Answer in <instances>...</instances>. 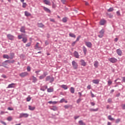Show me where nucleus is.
Instances as JSON below:
<instances>
[{
  "instance_id": "f257e3e1",
  "label": "nucleus",
  "mask_w": 125,
  "mask_h": 125,
  "mask_svg": "<svg viewBox=\"0 0 125 125\" xmlns=\"http://www.w3.org/2000/svg\"><path fill=\"white\" fill-rule=\"evenodd\" d=\"M19 76L21 78H25V77L29 76V73L27 72H21L19 74Z\"/></svg>"
},
{
  "instance_id": "f03ea898",
  "label": "nucleus",
  "mask_w": 125,
  "mask_h": 125,
  "mask_svg": "<svg viewBox=\"0 0 125 125\" xmlns=\"http://www.w3.org/2000/svg\"><path fill=\"white\" fill-rule=\"evenodd\" d=\"M104 33H105V30H104V29H102L99 32V35H98L99 38H103V36H104Z\"/></svg>"
},
{
  "instance_id": "7ed1b4c3",
  "label": "nucleus",
  "mask_w": 125,
  "mask_h": 125,
  "mask_svg": "<svg viewBox=\"0 0 125 125\" xmlns=\"http://www.w3.org/2000/svg\"><path fill=\"white\" fill-rule=\"evenodd\" d=\"M29 117V114L27 113H21L20 114V118H28Z\"/></svg>"
},
{
  "instance_id": "20e7f679",
  "label": "nucleus",
  "mask_w": 125,
  "mask_h": 125,
  "mask_svg": "<svg viewBox=\"0 0 125 125\" xmlns=\"http://www.w3.org/2000/svg\"><path fill=\"white\" fill-rule=\"evenodd\" d=\"M72 64L74 69H78V63L76 62L75 61H73Z\"/></svg>"
},
{
  "instance_id": "39448f33",
  "label": "nucleus",
  "mask_w": 125,
  "mask_h": 125,
  "mask_svg": "<svg viewBox=\"0 0 125 125\" xmlns=\"http://www.w3.org/2000/svg\"><path fill=\"white\" fill-rule=\"evenodd\" d=\"M108 61L110 62L111 63H116L118 61V60L115 58H111L108 59Z\"/></svg>"
},
{
  "instance_id": "423d86ee",
  "label": "nucleus",
  "mask_w": 125,
  "mask_h": 125,
  "mask_svg": "<svg viewBox=\"0 0 125 125\" xmlns=\"http://www.w3.org/2000/svg\"><path fill=\"white\" fill-rule=\"evenodd\" d=\"M7 38L8 39V40H10V41H13L14 40V36L9 34L7 35Z\"/></svg>"
},
{
  "instance_id": "0eeeda50",
  "label": "nucleus",
  "mask_w": 125,
  "mask_h": 125,
  "mask_svg": "<svg viewBox=\"0 0 125 125\" xmlns=\"http://www.w3.org/2000/svg\"><path fill=\"white\" fill-rule=\"evenodd\" d=\"M47 75L48 74L47 72H43V75L39 77V80H42V79H44V77H46Z\"/></svg>"
},
{
  "instance_id": "6e6552de",
  "label": "nucleus",
  "mask_w": 125,
  "mask_h": 125,
  "mask_svg": "<svg viewBox=\"0 0 125 125\" xmlns=\"http://www.w3.org/2000/svg\"><path fill=\"white\" fill-rule=\"evenodd\" d=\"M85 44L87 46V47H89L90 48L92 46V43H91L90 42H85Z\"/></svg>"
},
{
  "instance_id": "1a4fd4ad",
  "label": "nucleus",
  "mask_w": 125,
  "mask_h": 125,
  "mask_svg": "<svg viewBox=\"0 0 125 125\" xmlns=\"http://www.w3.org/2000/svg\"><path fill=\"white\" fill-rule=\"evenodd\" d=\"M43 2L45 4H46V5H51V3H50V1L49 0H44Z\"/></svg>"
},
{
  "instance_id": "9d476101",
  "label": "nucleus",
  "mask_w": 125,
  "mask_h": 125,
  "mask_svg": "<svg viewBox=\"0 0 125 125\" xmlns=\"http://www.w3.org/2000/svg\"><path fill=\"white\" fill-rule=\"evenodd\" d=\"M94 66L95 68H98V66H99V62L98 61H95L94 62Z\"/></svg>"
},
{
  "instance_id": "9b49d317",
  "label": "nucleus",
  "mask_w": 125,
  "mask_h": 125,
  "mask_svg": "<svg viewBox=\"0 0 125 125\" xmlns=\"http://www.w3.org/2000/svg\"><path fill=\"white\" fill-rule=\"evenodd\" d=\"M80 62L82 66H83V67H85V66H86V62H85L83 60H82Z\"/></svg>"
},
{
  "instance_id": "f8f14e48",
  "label": "nucleus",
  "mask_w": 125,
  "mask_h": 125,
  "mask_svg": "<svg viewBox=\"0 0 125 125\" xmlns=\"http://www.w3.org/2000/svg\"><path fill=\"white\" fill-rule=\"evenodd\" d=\"M14 85H15V83H12L11 84H9L8 85V86L7 87V88H11L12 87H15V86Z\"/></svg>"
},
{
  "instance_id": "ddd939ff",
  "label": "nucleus",
  "mask_w": 125,
  "mask_h": 125,
  "mask_svg": "<svg viewBox=\"0 0 125 125\" xmlns=\"http://www.w3.org/2000/svg\"><path fill=\"white\" fill-rule=\"evenodd\" d=\"M99 82H100V81L99 79L93 80L92 81L93 83H95L96 84H98V83H99Z\"/></svg>"
},
{
  "instance_id": "4468645a",
  "label": "nucleus",
  "mask_w": 125,
  "mask_h": 125,
  "mask_svg": "<svg viewBox=\"0 0 125 125\" xmlns=\"http://www.w3.org/2000/svg\"><path fill=\"white\" fill-rule=\"evenodd\" d=\"M28 109L30 111H34L36 109V107L32 106L31 105H28Z\"/></svg>"
},
{
  "instance_id": "2eb2a0df",
  "label": "nucleus",
  "mask_w": 125,
  "mask_h": 125,
  "mask_svg": "<svg viewBox=\"0 0 125 125\" xmlns=\"http://www.w3.org/2000/svg\"><path fill=\"white\" fill-rule=\"evenodd\" d=\"M74 55L76 58H79V53L78 52H77L76 51H74Z\"/></svg>"
},
{
  "instance_id": "dca6fc26",
  "label": "nucleus",
  "mask_w": 125,
  "mask_h": 125,
  "mask_svg": "<svg viewBox=\"0 0 125 125\" xmlns=\"http://www.w3.org/2000/svg\"><path fill=\"white\" fill-rule=\"evenodd\" d=\"M43 10L46 11V12H47L48 13H50L51 11L50 10H49V9L45 7H43Z\"/></svg>"
},
{
  "instance_id": "f3484780",
  "label": "nucleus",
  "mask_w": 125,
  "mask_h": 125,
  "mask_svg": "<svg viewBox=\"0 0 125 125\" xmlns=\"http://www.w3.org/2000/svg\"><path fill=\"white\" fill-rule=\"evenodd\" d=\"M116 52H117V54L118 55H119V56H122V50H121L120 49H117L116 50Z\"/></svg>"
},
{
  "instance_id": "a211bd4d",
  "label": "nucleus",
  "mask_w": 125,
  "mask_h": 125,
  "mask_svg": "<svg viewBox=\"0 0 125 125\" xmlns=\"http://www.w3.org/2000/svg\"><path fill=\"white\" fill-rule=\"evenodd\" d=\"M20 31L21 33H26L25 31V27L24 26H21L20 29Z\"/></svg>"
},
{
  "instance_id": "6ab92c4d",
  "label": "nucleus",
  "mask_w": 125,
  "mask_h": 125,
  "mask_svg": "<svg viewBox=\"0 0 125 125\" xmlns=\"http://www.w3.org/2000/svg\"><path fill=\"white\" fill-rule=\"evenodd\" d=\"M3 58H4V59H10L9 56L6 54L3 55Z\"/></svg>"
},
{
  "instance_id": "aec40b11",
  "label": "nucleus",
  "mask_w": 125,
  "mask_h": 125,
  "mask_svg": "<svg viewBox=\"0 0 125 125\" xmlns=\"http://www.w3.org/2000/svg\"><path fill=\"white\" fill-rule=\"evenodd\" d=\"M105 23H106V21L104 20H101L100 22V25H104L105 24Z\"/></svg>"
},
{
  "instance_id": "412c9836",
  "label": "nucleus",
  "mask_w": 125,
  "mask_h": 125,
  "mask_svg": "<svg viewBox=\"0 0 125 125\" xmlns=\"http://www.w3.org/2000/svg\"><path fill=\"white\" fill-rule=\"evenodd\" d=\"M61 87H62V88H63V89L66 90V89H68V86H67L66 85H61Z\"/></svg>"
},
{
  "instance_id": "4be33fe9",
  "label": "nucleus",
  "mask_w": 125,
  "mask_h": 125,
  "mask_svg": "<svg viewBox=\"0 0 125 125\" xmlns=\"http://www.w3.org/2000/svg\"><path fill=\"white\" fill-rule=\"evenodd\" d=\"M38 26L39 28H43L44 25H43V24H42V23H38Z\"/></svg>"
},
{
  "instance_id": "5701e85b",
  "label": "nucleus",
  "mask_w": 125,
  "mask_h": 125,
  "mask_svg": "<svg viewBox=\"0 0 125 125\" xmlns=\"http://www.w3.org/2000/svg\"><path fill=\"white\" fill-rule=\"evenodd\" d=\"M39 44H40V43L37 42V43L35 46V49H40V48H41V47L39 46Z\"/></svg>"
},
{
  "instance_id": "b1692460",
  "label": "nucleus",
  "mask_w": 125,
  "mask_h": 125,
  "mask_svg": "<svg viewBox=\"0 0 125 125\" xmlns=\"http://www.w3.org/2000/svg\"><path fill=\"white\" fill-rule=\"evenodd\" d=\"M33 83H37L38 79L35 76H32Z\"/></svg>"
},
{
  "instance_id": "393cba45",
  "label": "nucleus",
  "mask_w": 125,
  "mask_h": 125,
  "mask_svg": "<svg viewBox=\"0 0 125 125\" xmlns=\"http://www.w3.org/2000/svg\"><path fill=\"white\" fill-rule=\"evenodd\" d=\"M5 62H8L9 63L13 64V63H14L15 62V61L14 60L12 61L7 60V61H5Z\"/></svg>"
},
{
  "instance_id": "a878e982",
  "label": "nucleus",
  "mask_w": 125,
  "mask_h": 125,
  "mask_svg": "<svg viewBox=\"0 0 125 125\" xmlns=\"http://www.w3.org/2000/svg\"><path fill=\"white\" fill-rule=\"evenodd\" d=\"M27 41L28 40L27 39V38L25 37L22 38V42H23L24 43H26Z\"/></svg>"
},
{
  "instance_id": "bb28decb",
  "label": "nucleus",
  "mask_w": 125,
  "mask_h": 125,
  "mask_svg": "<svg viewBox=\"0 0 125 125\" xmlns=\"http://www.w3.org/2000/svg\"><path fill=\"white\" fill-rule=\"evenodd\" d=\"M24 14L25 16L28 17V16H31V13H29L27 11H25L24 12Z\"/></svg>"
},
{
  "instance_id": "cd10ccee",
  "label": "nucleus",
  "mask_w": 125,
  "mask_h": 125,
  "mask_svg": "<svg viewBox=\"0 0 125 125\" xmlns=\"http://www.w3.org/2000/svg\"><path fill=\"white\" fill-rule=\"evenodd\" d=\"M107 118L109 121H115V119L113 118L111 115H109Z\"/></svg>"
},
{
  "instance_id": "c85d7f7f",
  "label": "nucleus",
  "mask_w": 125,
  "mask_h": 125,
  "mask_svg": "<svg viewBox=\"0 0 125 125\" xmlns=\"http://www.w3.org/2000/svg\"><path fill=\"white\" fill-rule=\"evenodd\" d=\"M71 93H75V88L73 87H70Z\"/></svg>"
},
{
  "instance_id": "c756f323",
  "label": "nucleus",
  "mask_w": 125,
  "mask_h": 125,
  "mask_svg": "<svg viewBox=\"0 0 125 125\" xmlns=\"http://www.w3.org/2000/svg\"><path fill=\"white\" fill-rule=\"evenodd\" d=\"M9 58L10 59H13V58H14V53H11Z\"/></svg>"
},
{
  "instance_id": "7c9ffc66",
  "label": "nucleus",
  "mask_w": 125,
  "mask_h": 125,
  "mask_svg": "<svg viewBox=\"0 0 125 125\" xmlns=\"http://www.w3.org/2000/svg\"><path fill=\"white\" fill-rule=\"evenodd\" d=\"M68 20V18L64 17L63 18H62V22H63V23H66V22H67Z\"/></svg>"
},
{
  "instance_id": "2f4dec72",
  "label": "nucleus",
  "mask_w": 125,
  "mask_h": 125,
  "mask_svg": "<svg viewBox=\"0 0 125 125\" xmlns=\"http://www.w3.org/2000/svg\"><path fill=\"white\" fill-rule=\"evenodd\" d=\"M90 111L91 112H97V111H98V108H96V109L90 108Z\"/></svg>"
},
{
  "instance_id": "473e14b6",
  "label": "nucleus",
  "mask_w": 125,
  "mask_h": 125,
  "mask_svg": "<svg viewBox=\"0 0 125 125\" xmlns=\"http://www.w3.org/2000/svg\"><path fill=\"white\" fill-rule=\"evenodd\" d=\"M69 37H71V38H74V39H76V35H75V34L73 33H70Z\"/></svg>"
},
{
  "instance_id": "72a5a7b5",
  "label": "nucleus",
  "mask_w": 125,
  "mask_h": 125,
  "mask_svg": "<svg viewBox=\"0 0 125 125\" xmlns=\"http://www.w3.org/2000/svg\"><path fill=\"white\" fill-rule=\"evenodd\" d=\"M79 124L80 125H85V123H83L82 120L79 121Z\"/></svg>"
},
{
  "instance_id": "f704fd0d",
  "label": "nucleus",
  "mask_w": 125,
  "mask_h": 125,
  "mask_svg": "<svg viewBox=\"0 0 125 125\" xmlns=\"http://www.w3.org/2000/svg\"><path fill=\"white\" fill-rule=\"evenodd\" d=\"M51 110H53V111H57V107L54 106L51 108Z\"/></svg>"
},
{
  "instance_id": "c9c22d12",
  "label": "nucleus",
  "mask_w": 125,
  "mask_h": 125,
  "mask_svg": "<svg viewBox=\"0 0 125 125\" xmlns=\"http://www.w3.org/2000/svg\"><path fill=\"white\" fill-rule=\"evenodd\" d=\"M83 51L84 53V54H86V51H87V50L86 49V48L85 47H83Z\"/></svg>"
},
{
  "instance_id": "e433bc0d",
  "label": "nucleus",
  "mask_w": 125,
  "mask_h": 125,
  "mask_svg": "<svg viewBox=\"0 0 125 125\" xmlns=\"http://www.w3.org/2000/svg\"><path fill=\"white\" fill-rule=\"evenodd\" d=\"M47 92H53V88H48L47 89Z\"/></svg>"
},
{
  "instance_id": "4c0bfd02",
  "label": "nucleus",
  "mask_w": 125,
  "mask_h": 125,
  "mask_svg": "<svg viewBox=\"0 0 125 125\" xmlns=\"http://www.w3.org/2000/svg\"><path fill=\"white\" fill-rule=\"evenodd\" d=\"M50 79H51V77H50V76H47V77L46 78V79H45L46 82H47V81L50 80Z\"/></svg>"
},
{
  "instance_id": "58836bf2",
  "label": "nucleus",
  "mask_w": 125,
  "mask_h": 125,
  "mask_svg": "<svg viewBox=\"0 0 125 125\" xmlns=\"http://www.w3.org/2000/svg\"><path fill=\"white\" fill-rule=\"evenodd\" d=\"M6 62H4L2 63L3 66L5 68H8V67L6 66V65H7V64H6Z\"/></svg>"
},
{
  "instance_id": "ea45409f",
  "label": "nucleus",
  "mask_w": 125,
  "mask_h": 125,
  "mask_svg": "<svg viewBox=\"0 0 125 125\" xmlns=\"http://www.w3.org/2000/svg\"><path fill=\"white\" fill-rule=\"evenodd\" d=\"M113 10H114V8H113L112 7H111L107 10V11L108 12H111V11H113Z\"/></svg>"
},
{
  "instance_id": "a19ab883",
  "label": "nucleus",
  "mask_w": 125,
  "mask_h": 125,
  "mask_svg": "<svg viewBox=\"0 0 125 125\" xmlns=\"http://www.w3.org/2000/svg\"><path fill=\"white\" fill-rule=\"evenodd\" d=\"M23 36V34H22L21 35H18V38L19 40H21V39H23L22 36Z\"/></svg>"
},
{
  "instance_id": "79ce46f5",
  "label": "nucleus",
  "mask_w": 125,
  "mask_h": 125,
  "mask_svg": "<svg viewBox=\"0 0 125 125\" xmlns=\"http://www.w3.org/2000/svg\"><path fill=\"white\" fill-rule=\"evenodd\" d=\"M26 6H27V3H26L25 2H23L22 3V7L23 8H25Z\"/></svg>"
},
{
  "instance_id": "37998d69",
  "label": "nucleus",
  "mask_w": 125,
  "mask_h": 125,
  "mask_svg": "<svg viewBox=\"0 0 125 125\" xmlns=\"http://www.w3.org/2000/svg\"><path fill=\"white\" fill-rule=\"evenodd\" d=\"M112 81H111V80H109L108 81V85L109 86H110V85H111V84H112Z\"/></svg>"
},
{
  "instance_id": "c03bdc74",
  "label": "nucleus",
  "mask_w": 125,
  "mask_h": 125,
  "mask_svg": "<svg viewBox=\"0 0 125 125\" xmlns=\"http://www.w3.org/2000/svg\"><path fill=\"white\" fill-rule=\"evenodd\" d=\"M31 42H28L27 44H25V46L26 47H29V46H31Z\"/></svg>"
},
{
  "instance_id": "a18cd8bd",
  "label": "nucleus",
  "mask_w": 125,
  "mask_h": 125,
  "mask_svg": "<svg viewBox=\"0 0 125 125\" xmlns=\"http://www.w3.org/2000/svg\"><path fill=\"white\" fill-rule=\"evenodd\" d=\"M31 97H30V96H28V97L26 98V101H27V102H30V101H31Z\"/></svg>"
},
{
  "instance_id": "49530a36",
  "label": "nucleus",
  "mask_w": 125,
  "mask_h": 125,
  "mask_svg": "<svg viewBox=\"0 0 125 125\" xmlns=\"http://www.w3.org/2000/svg\"><path fill=\"white\" fill-rule=\"evenodd\" d=\"M7 121H9V122H10V121H12V117H9L7 118Z\"/></svg>"
},
{
  "instance_id": "de8ad7c7",
  "label": "nucleus",
  "mask_w": 125,
  "mask_h": 125,
  "mask_svg": "<svg viewBox=\"0 0 125 125\" xmlns=\"http://www.w3.org/2000/svg\"><path fill=\"white\" fill-rule=\"evenodd\" d=\"M116 14L117 16H121V12H120V11H118L116 12Z\"/></svg>"
},
{
  "instance_id": "09e8293b",
  "label": "nucleus",
  "mask_w": 125,
  "mask_h": 125,
  "mask_svg": "<svg viewBox=\"0 0 125 125\" xmlns=\"http://www.w3.org/2000/svg\"><path fill=\"white\" fill-rule=\"evenodd\" d=\"M120 122H121V119H117L115 121V123L116 124H118V123H120Z\"/></svg>"
},
{
  "instance_id": "8fccbe9b",
  "label": "nucleus",
  "mask_w": 125,
  "mask_h": 125,
  "mask_svg": "<svg viewBox=\"0 0 125 125\" xmlns=\"http://www.w3.org/2000/svg\"><path fill=\"white\" fill-rule=\"evenodd\" d=\"M52 82H54V78L53 77H51L50 83H52Z\"/></svg>"
},
{
  "instance_id": "3c124183",
  "label": "nucleus",
  "mask_w": 125,
  "mask_h": 125,
  "mask_svg": "<svg viewBox=\"0 0 125 125\" xmlns=\"http://www.w3.org/2000/svg\"><path fill=\"white\" fill-rule=\"evenodd\" d=\"M27 72H30L31 71V67L30 66H27Z\"/></svg>"
},
{
  "instance_id": "603ef678",
  "label": "nucleus",
  "mask_w": 125,
  "mask_h": 125,
  "mask_svg": "<svg viewBox=\"0 0 125 125\" xmlns=\"http://www.w3.org/2000/svg\"><path fill=\"white\" fill-rule=\"evenodd\" d=\"M52 7L53 8H55V7H56V5L53 2H52Z\"/></svg>"
},
{
  "instance_id": "864d4df0",
  "label": "nucleus",
  "mask_w": 125,
  "mask_h": 125,
  "mask_svg": "<svg viewBox=\"0 0 125 125\" xmlns=\"http://www.w3.org/2000/svg\"><path fill=\"white\" fill-rule=\"evenodd\" d=\"M64 101H65L64 99H62L60 101V103H63V102H64Z\"/></svg>"
},
{
  "instance_id": "5fc2aeb1",
  "label": "nucleus",
  "mask_w": 125,
  "mask_h": 125,
  "mask_svg": "<svg viewBox=\"0 0 125 125\" xmlns=\"http://www.w3.org/2000/svg\"><path fill=\"white\" fill-rule=\"evenodd\" d=\"M81 101H82V99H81V98L78 99L77 100V103L78 104H79V103H80V102H81Z\"/></svg>"
},
{
  "instance_id": "6e6d98bb",
  "label": "nucleus",
  "mask_w": 125,
  "mask_h": 125,
  "mask_svg": "<svg viewBox=\"0 0 125 125\" xmlns=\"http://www.w3.org/2000/svg\"><path fill=\"white\" fill-rule=\"evenodd\" d=\"M80 39H81V36H79L77 37L76 42H79V41H80Z\"/></svg>"
},
{
  "instance_id": "4d7b16f0",
  "label": "nucleus",
  "mask_w": 125,
  "mask_h": 125,
  "mask_svg": "<svg viewBox=\"0 0 125 125\" xmlns=\"http://www.w3.org/2000/svg\"><path fill=\"white\" fill-rule=\"evenodd\" d=\"M1 77H2V78H3L4 79H6V78H7V77H6V75H4V74L2 75H1Z\"/></svg>"
},
{
  "instance_id": "13d9d810",
  "label": "nucleus",
  "mask_w": 125,
  "mask_h": 125,
  "mask_svg": "<svg viewBox=\"0 0 125 125\" xmlns=\"http://www.w3.org/2000/svg\"><path fill=\"white\" fill-rule=\"evenodd\" d=\"M87 89H91V85H88L87 86Z\"/></svg>"
},
{
  "instance_id": "bf43d9fd",
  "label": "nucleus",
  "mask_w": 125,
  "mask_h": 125,
  "mask_svg": "<svg viewBox=\"0 0 125 125\" xmlns=\"http://www.w3.org/2000/svg\"><path fill=\"white\" fill-rule=\"evenodd\" d=\"M107 102L108 103H112V99H108L107 100Z\"/></svg>"
},
{
  "instance_id": "052dcab7",
  "label": "nucleus",
  "mask_w": 125,
  "mask_h": 125,
  "mask_svg": "<svg viewBox=\"0 0 125 125\" xmlns=\"http://www.w3.org/2000/svg\"><path fill=\"white\" fill-rule=\"evenodd\" d=\"M76 42H77L76 41H75L74 42H73L72 43V44H71L72 46H75V45L76 44Z\"/></svg>"
},
{
  "instance_id": "680f3d73",
  "label": "nucleus",
  "mask_w": 125,
  "mask_h": 125,
  "mask_svg": "<svg viewBox=\"0 0 125 125\" xmlns=\"http://www.w3.org/2000/svg\"><path fill=\"white\" fill-rule=\"evenodd\" d=\"M91 93V96L92 98H93V97H94V94H93V93H92V91L90 92Z\"/></svg>"
},
{
  "instance_id": "e2e57ef3",
  "label": "nucleus",
  "mask_w": 125,
  "mask_h": 125,
  "mask_svg": "<svg viewBox=\"0 0 125 125\" xmlns=\"http://www.w3.org/2000/svg\"><path fill=\"white\" fill-rule=\"evenodd\" d=\"M122 107L124 110H125V104H122Z\"/></svg>"
},
{
  "instance_id": "0e129e2a",
  "label": "nucleus",
  "mask_w": 125,
  "mask_h": 125,
  "mask_svg": "<svg viewBox=\"0 0 125 125\" xmlns=\"http://www.w3.org/2000/svg\"><path fill=\"white\" fill-rule=\"evenodd\" d=\"M0 123L2 124V125H6V123L3 121H1Z\"/></svg>"
},
{
  "instance_id": "69168bd1",
  "label": "nucleus",
  "mask_w": 125,
  "mask_h": 125,
  "mask_svg": "<svg viewBox=\"0 0 125 125\" xmlns=\"http://www.w3.org/2000/svg\"><path fill=\"white\" fill-rule=\"evenodd\" d=\"M64 108H65V109H68V108H69L68 105H65L64 106Z\"/></svg>"
},
{
  "instance_id": "338daca9",
  "label": "nucleus",
  "mask_w": 125,
  "mask_h": 125,
  "mask_svg": "<svg viewBox=\"0 0 125 125\" xmlns=\"http://www.w3.org/2000/svg\"><path fill=\"white\" fill-rule=\"evenodd\" d=\"M50 21L51 22H55V21L54 19H50Z\"/></svg>"
},
{
  "instance_id": "774afa93",
  "label": "nucleus",
  "mask_w": 125,
  "mask_h": 125,
  "mask_svg": "<svg viewBox=\"0 0 125 125\" xmlns=\"http://www.w3.org/2000/svg\"><path fill=\"white\" fill-rule=\"evenodd\" d=\"M90 104L92 106H94V105H95V103L93 102H91Z\"/></svg>"
}]
</instances>
